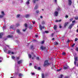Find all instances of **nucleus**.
I'll return each instance as SVG.
<instances>
[{
  "label": "nucleus",
  "mask_w": 78,
  "mask_h": 78,
  "mask_svg": "<svg viewBox=\"0 0 78 78\" xmlns=\"http://www.w3.org/2000/svg\"><path fill=\"white\" fill-rule=\"evenodd\" d=\"M32 64V63H30L29 64V66H31V65Z\"/></svg>",
  "instance_id": "69168bd1"
},
{
  "label": "nucleus",
  "mask_w": 78,
  "mask_h": 78,
  "mask_svg": "<svg viewBox=\"0 0 78 78\" xmlns=\"http://www.w3.org/2000/svg\"><path fill=\"white\" fill-rule=\"evenodd\" d=\"M59 28H62V26H61V25H60L59 26Z\"/></svg>",
  "instance_id": "13d9d810"
},
{
  "label": "nucleus",
  "mask_w": 78,
  "mask_h": 78,
  "mask_svg": "<svg viewBox=\"0 0 78 78\" xmlns=\"http://www.w3.org/2000/svg\"><path fill=\"white\" fill-rule=\"evenodd\" d=\"M33 28V27H32V26L30 25V26L29 27V29L30 30H31Z\"/></svg>",
  "instance_id": "dca6fc26"
},
{
  "label": "nucleus",
  "mask_w": 78,
  "mask_h": 78,
  "mask_svg": "<svg viewBox=\"0 0 78 78\" xmlns=\"http://www.w3.org/2000/svg\"><path fill=\"white\" fill-rule=\"evenodd\" d=\"M55 2L57 3V0H55Z\"/></svg>",
  "instance_id": "e2e57ef3"
},
{
  "label": "nucleus",
  "mask_w": 78,
  "mask_h": 78,
  "mask_svg": "<svg viewBox=\"0 0 78 78\" xmlns=\"http://www.w3.org/2000/svg\"><path fill=\"white\" fill-rule=\"evenodd\" d=\"M2 60H3V58L0 57V62H2Z\"/></svg>",
  "instance_id": "6ab92c4d"
},
{
  "label": "nucleus",
  "mask_w": 78,
  "mask_h": 78,
  "mask_svg": "<svg viewBox=\"0 0 78 78\" xmlns=\"http://www.w3.org/2000/svg\"><path fill=\"white\" fill-rule=\"evenodd\" d=\"M73 20V18H71L69 19V21H70V22H72Z\"/></svg>",
  "instance_id": "c9c22d12"
},
{
  "label": "nucleus",
  "mask_w": 78,
  "mask_h": 78,
  "mask_svg": "<svg viewBox=\"0 0 78 78\" xmlns=\"http://www.w3.org/2000/svg\"><path fill=\"white\" fill-rule=\"evenodd\" d=\"M24 26H25V28H27L28 27V25H27V23H25L24 24Z\"/></svg>",
  "instance_id": "a211bd4d"
},
{
  "label": "nucleus",
  "mask_w": 78,
  "mask_h": 78,
  "mask_svg": "<svg viewBox=\"0 0 78 78\" xmlns=\"http://www.w3.org/2000/svg\"><path fill=\"white\" fill-rule=\"evenodd\" d=\"M14 25H12L10 27V28H14Z\"/></svg>",
  "instance_id": "5701e85b"
},
{
  "label": "nucleus",
  "mask_w": 78,
  "mask_h": 78,
  "mask_svg": "<svg viewBox=\"0 0 78 78\" xmlns=\"http://www.w3.org/2000/svg\"><path fill=\"white\" fill-rule=\"evenodd\" d=\"M64 76L63 75H62V74H61L60 75V77H59V78H62V77L63 76Z\"/></svg>",
  "instance_id": "72a5a7b5"
},
{
  "label": "nucleus",
  "mask_w": 78,
  "mask_h": 78,
  "mask_svg": "<svg viewBox=\"0 0 78 78\" xmlns=\"http://www.w3.org/2000/svg\"><path fill=\"white\" fill-rule=\"evenodd\" d=\"M69 66H64L63 69L64 70H66L67 69H69Z\"/></svg>",
  "instance_id": "6e6552de"
},
{
  "label": "nucleus",
  "mask_w": 78,
  "mask_h": 78,
  "mask_svg": "<svg viewBox=\"0 0 78 78\" xmlns=\"http://www.w3.org/2000/svg\"><path fill=\"white\" fill-rule=\"evenodd\" d=\"M20 25V24L19 23H18V24H16V27H19V26Z\"/></svg>",
  "instance_id": "49530a36"
},
{
  "label": "nucleus",
  "mask_w": 78,
  "mask_h": 78,
  "mask_svg": "<svg viewBox=\"0 0 78 78\" xmlns=\"http://www.w3.org/2000/svg\"><path fill=\"white\" fill-rule=\"evenodd\" d=\"M51 63H48V61L46 60H45L44 62V67H45L46 66H49V65H51Z\"/></svg>",
  "instance_id": "f257e3e1"
},
{
  "label": "nucleus",
  "mask_w": 78,
  "mask_h": 78,
  "mask_svg": "<svg viewBox=\"0 0 78 78\" xmlns=\"http://www.w3.org/2000/svg\"><path fill=\"white\" fill-rule=\"evenodd\" d=\"M45 28V27H44V26H42V28Z\"/></svg>",
  "instance_id": "338daca9"
},
{
  "label": "nucleus",
  "mask_w": 78,
  "mask_h": 78,
  "mask_svg": "<svg viewBox=\"0 0 78 78\" xmlns=\"http://www.w3.org/2000/svg\"><path fill=\"white\" fill-rule=\"evenodd\" d=\"M11 53V51L10 50H9L8 52V54H10V53Z\"/></svg>",
  "instance_id": "7c9ffc66"
},
{
  "label": "nucleus",
  "mask_w": 78,
  "mask_h": 78,
  "mask_svg": "<svg viewBox=\"0 0 78 78\" xmlns=\"http://www.w3.org/2000/svg\"><path fill=\"white\" fill-rule=\"evenodd\" d=\"M16 32L17 33H18V34H20V30H19V29H17V30H16Z\"/></svg>",
  "instance_id": "f3484780"
},
{
  "label": "nucleus",
  "mask_w": 78,
  "mask_h": 78,
  "mask_svg": "<svg viewBox=\"0 0 78 78\" xmlns=\"http://www.w3.org/2000/svg\"><path fill=\"white\" fill-rule=\"evenodd\" d=\"M28 56L29 58H31V57L32 56L30 54H29Z\"/></svg>",
  "instance_id": "bb28decb"
},
{
  "label": "nucleus",
  "mask_w": 78,
  "mask_h": 78,
  "mask_svg": "<svg viewBox=\"0 0 78 78\" xmlns=\"http://www.w3.org/2000/svg\"><path fill=\"white\" fill-rule=\"evenodd\" d=\"M34 68L35 69H37V66H34Z\"/></svg>",
  "instance_id": "5fc2aeb1"
},
{
  "label": "nucleus",
  "mask_w": 78,
  "mask_h": 78,
  "mask_svg": "<svg viewBox=\"0 0 78 78\" xmlns=\"http://www.w3.org/2000/svg\"><path fill=\"white\" fill-rule=\"evenodd\" d=\"M22 62V60H20L17 62V63L18 64H21Z\"/></svg>",
  "instance_id": "9d476101"
},
{
  "label": "nucleus",
  "mask_w": 78,
  "mask_h": 78,
  "mask_svg": "<svg viewBox=\"0 0 78 78\" xmlns=\"http://www.w3.org/2000/svg\"><path fill=\"white\" fill-rule=\"evenodd\" d=\"M20 58V57H17L16 59H18V60H19V59Z\"/></svg>",
  "instance_id": "864d4df0"
},
{
  "label": "nucleus",
  "mask_w": 78,
  "mask_h": 78,
  "mask_svg": "<svg viewBox=\"0 0 78 78\" xmlns=\"http://www.w3.org/2000/svg\"><path fill=\"white\" fill-rule=\"evenodd\" d=\"M27 30V28H25V29H23V32H25Z\"/></svg>",
  "instance_id": "c85d7f7f"
},
{
  "label": "nucleus",
  "mask_w": 78,
  "mask_h": 78,
  "mask_svg": "<svg viewBox=\"0 0 78 78\" xmlns=\"http://www.w3.org/2000/svg\"><path fill=\"white\" fill-rule=\"evenodd\" d=\"M32 23L33 24H34L35 23V21H32Z\"/></svg>",
  "instance_id": "4d7b16f0"
},
{
  "label": "nucleus",
  "mask_w": 78,
  "mask_h": 78,
  "mask_svg": "<svg viewBox=\"0 0 78 78\" xmlns=\"http://www.w3.org/2000/svg\"><path fill=\"white\" fill-rule=\"evenodd\" d=\"M73 23L71 24L69 27V29H71L72 28V26H73L75 24V20L73 21L72 22Z\"/></svg>",
  "instance_id": "f03ea898"
},
{
  "label": "nucleus",
  "mask_w": 78,
  "mask_h": 78,
  "mask_svg": "<svg viewBox=\"0 0 78 78\" xmlns=\"http://www.w3.org/2000/svg\"><path fill=\"white\" fill-rule=\"evenodd\" d=\"M26 4L27 5H29V4H30V2H29V1H27V2H26Z\"/></svg>",
  "instance_id": "cd10ccee"
},
{
  "label": "nucleus",
  "mask_w": 78,
  "mask_h": 78,
  "mask_svg": "<svg viewBox=\"0 0 78 78\" xmlns=\"http://www.w3.org/2000/svg\"><path fill=\"white\" fill-rule=\"evenodd\" d=\"M41 76L42 78H44V73L42 74Z\"/></svg>",
  "instance_id": "a878e982"
},
{
  "label": "nucleus",
  "mask_w": 78,
  "mask_h": 78,
  "mask_svg": "<svg viewBox=\"0 0 78 78\" xmlns=\"http://www.w3.org/2000/svg\"><path fill=\"white\" fill-rule=\"evenodd\" d=\"M68 17H69V16H67V15L65 16L66 18H68Z\"/></svg>",
  "instance_id": "3c124183"
},
{
  "label": "nucleus",
  "mask_w": 78,
  "mask_h": 78,
  "mask_svg": "<svg viewBox=\"0 0 78 78\" xmlns=\"http://www.w3.org/2000/svg\"><path fill=\"white\" fill-rule=\"evenodd\" d=\"M38 69L39 70H41V68H40V67H38Z\"/></svg>",
  "instance_id": "603ef678"
},
{
  "label": "nucleus",
  "mask_w": 78,
  "mask_h": 78,
  "mask_svg": "<svg viewBox=\"0 0 78 78\" xmlns=\"http://www.w3.org/2000/svg\"><path fill=\"white\" fill-rule=\"evenodd\" d=\"M39 12V10H36V13L37 14H38Z\"/></svg>",
  "instance_id": "ea45409f"
},
{
  "label": "nucleus",
  "mask_w": 78,
  "mask_h": 78,
  "mask_svg": "<svg viewBox=\"0 0 78 78\" xmlns=\"http://www.w3.org/2000/svg\"><path fill=\"white\" fill-rule=\"evenodd\" d=\"M32 75H34V73H32Z\"/></svg>",
  "instance_id": "680f3d73"
},
{
  "label": "nucleus",
  "mask_w": 78,
  "mask_h": 78,
  "mask_svg": "<svg viewBox=\"0 0 78 78\" xmlns=\"http://www.w3.org/2000/svg\"><path fill=\"white\" fill-rule=\"evenodd\" d=\"M26 18H28V17H30V15L29 14H27L25 16Z\"/></svg>",
  "instance_id": "4be33fe9"
},
{
  "label": "nucleus",
  "mask_w": 78,
  "mask_h": 78,
  "mask_svg": "<svg viewBox=\"0 0 78 78\" xmlns=\"http://www.w3.org/2000/svg\"><path fill=\"white\" fill-rule=\"evenodd\" d=\"M44 33H49V32L48 31H44Z\"/></svg>",
  "instance_id": "58836bf2"
},
{
  "label": "nucleus",
  "mask_w": 78,
  "mask_h": 78,
  "mask_svg": "<svg viewBox=\"0 0 78 78\" xmlns=\"http://www.w3.org/2000/svg\"><path fill=\"white\" fill-rule=\"evenodd\" d=\"M53 28L54 30H56V29H57V26L56 25H54Z\"/></svg>",
  "instance_id": "9b49d317"
},
{
  "label": "nucleus",
  "mask_w": 78,
  "mask_h": 78,
  "mask_svg": "<svg viewBox=\"0 0 78 78\" xmlns=\"http://www.w3.org/2000/svg\"><path fill=\"white\" fill-rule=\"evenodd\" d=\"M40 0H33L34 3H36V1H39Z\"/></svg>",
  "instance_id": "473e14b6"
},
{
  "label": "nucleus",
  "mask_w": 78,
  "mask_h": 78,
  "mask_svg": "<svg viewBox=\"0 0 78 78\" xmlns=\"http://www.w3.org/2000/svg\"><path fill=\"white\" fill-rule=\"evenodd\" d=\"M72 3V0H68V5L69 6H71Z\"/></svg>",
  "instance_id": "39448f33"
},
{
  "label": "nucleus",
  "mask_w": 78,
  "mask_h": 78,
  "mask_svg": "<svg viewBox=\"0 0 78 78\" xmlns=\"http://www.w3.org/2000/svg\"><path fill=\"white\" fill-rule=\"evenodd\" d=\"M78 41V38H76L75 39V42H76V41Z\"/></svg>",
  "instance_id": "a19ab883"
},
{
  "label": "nucleus",
  "mask_w": 78,
  "mask_h": 78,
  "mask_svg": "<svg viewBox=\"0 0 78 78\" xmlns=\"http://www.w3.org/2000/svg\"><path fill=\"white\" fill-rule=\"evenodd\" d=\"M30 49H31L32 50H34V48L33 46V45L30 46Z\"/></svg>",
  "instance_id": "2eb2a0df"
},
{
  "label": "nucleus",
  "mask_w": 78,
  "mask_h": 78,
  "mask_svg": "<svg viewBox=\"0 0 78 78\" xmlns=\"http://www.w3.org/2000/svg\"><path fill=\"white\" fill-rule=\"evenodd\" d=\"M6 50H7V49H5L4 50V51L5 52H6Z\"/></svg>",
  "instance_id": "a18cd8bd"
},
{
  "label": "nucleus",
  "mask_w": 78,
  "mask_h": 78,
  "mask_svg": "<svg viewBox=\"0 0 78 78\" xmlns=\"http://www.w3.org/2000/svg\"><path fill=\"white\" fill-rule=\"evenodd\" d=\"M1 14L2 15H0V18H3L5 15V14L4 13V12L3 11L1 12Z\"/></svg>",
  "instance_id": "20e7f679"
},
{
  "label": "nucleus",
  "mask_w": 78,
  "mask_h": 78,
  "mask_svg": "<svg viewBox=\"0 0 78 78\" xmlns=\"http://www.w3.org/2000/svg\"><path fill=\"white\" fill-rule=\"evenodd\" d=\"M58 42L55 41L54 42V45H58Z\"/></svg>",
  "instance_id": "412c9836"
},
{
  "label": "nucleus",
  "mask_w": 78,
  "mask_h": 78,
  "mask_svg": "<svg viewBox=\"0 0 78 78\" xmlns=\"http://www.w3.org/2000/svg\"><path fill=\"white\" fill-rule=\"evenodd\" d=\"M58 22V20H55V22Z\"/></svg>",
  "instance_id": "774afa93"
},
{
  "label": "nucleus",
  "mask_w": 78,
  "mask_h": 78,
  "mask_svg": "<svg viewBox=\"0 0 78 78\" xmlns=\"http://www.w3.org/2000/svg\"><path fill=\"white\" fill-rule=\"evenodd\" d=\"M3 35V33H0V38H2Z\"/></svg>",
  "instance_id": "ddd939ff"
},
{
  "label": "nucleus",
  "mask_w": 78,
  "mask_h": 78,
  "mask_svg": "<svg viewBox=\"0 0 78 78\" xmlns=\"http://www.w3.org/2000/svg\"><path fill=\"white\" fill-rule=\"evenodd\" d=\"M35 37H38V35H36L35 36Z\"/></svg>",
  "instance_id": "8fccbe9b"
},
{
  "label": "nucleus",
  "mask_w": 78,
  "mask_h": 78,
  "mask_svg": "<svg viewBox=\"0 0 78 78\" xmlns=\"http://www.w3.org/2000/svg\"><path fill=\"white\" fill-rule=\"evenodd\" d=\"M11 54H12V55H13L14 52H11Z\"/></svg>",
  "instance_id": "0e129e2a"
},
{
  "label": "nucleus",
  "mask_w": 78,
  "mask_h": 78,
  "mask_svg": "<svg viewBox=\"0 0 78 78\" xmlns=\"http://www.w3.org/2000/svg\"><path fill=\"white\" fill-rule=\"evenodd\" d=\"M37 8H38V6L36 5L34 8V9H37Z\"/></svg>",
  "instance_id": "aec40b11"
},
{
  "label": "nucleus",
  "mask_w": 78,
  "mask_h": 78,
  "mask_svg": "<svg viewBox=\"0 0 78 78\" xmlns=\"http://www.w3.org/2000/svg\"><path fill=\"white\" fill-rule=\"evenodd\" d=\"M40 17L41 19H42V18H43V17H42V16H40Z\"/></svg>",
  "instance_id": "052dcab7"
},
{
  "label": "nucleus",
  "mask_w": 78,
  "mask_h": 78,
  "mask_svg": "<svg viewBox=\"0 0 78 78\" xmlns=\"http://www.w3.org/2000/svg\"><path fill=\"white\" fill-rule=\"evenodd\" d=\"M40 48H41L42 51L44 50H45L46 48L45 47H43V46H41V47Z\"/></svg>",
  "instance_id": "423d86ee"
},
{
  "label": "nucleus",
  "mask_w": 78,
  "mask_h": 78,
  "mask_svg": "<svg viewBox=\"0 0 78 78\" xmlns=\"http://www.w3.org/2000/svg\"><path fill=\"white\" fill-rule=\"evenodd\" d=\"M37 60H39V57H37Z\"/></svg>",
  "instance_id": "09e8293b"
},
{
  "label": "nucleus",
  "mask_w": 78,
  "mask_h": 78,
  "mask_svg": "<svg viewBox=\"0 0 78 78\" xmlns=\"http://www.w3.org/2000/svg\"><path fill=\"white\" fill-rule=\"evenodd\" d=\"M54 15H55L56 16H58V12L57 11H55L54 12Z\"/></svg>",
  "instance_id": "1a4fd4ad"
},
{
  "label": "nucleus",
  "mask_w": 78,
  "mask_h": 78,
  "mask_svg": "<svg viewBox=\"0 0 78 78\" xmlns=\"http://www.w3.org/2000/svg\"><path fill=\"white\" fill-rule=\"evenodd\" d=\"M74 58L75 61L74 62V64L75 66H76V61H78V57H76L75 56H74Z\"/></svg>",
  "instance_id": "7ed1b4c3"
},
{
  "label": "nucleus",
  "mask_w": 78,
  "mask_h": 78,
  "mask_svg": "<svg viewBox=\"0 0 78 78\" xmlns=\"http://www.w3.org/2000/svg\"><path fill=\"white\" fill-rule=\"evenodd\" d=\"M39 28L40 30H42V26L41 25H39Z\"/></svg>",
  "instance_id": "4468645a"
},
{
  "label": "nucleus",
  "mask_w": 78,
  "mask_h": 78,
  "mask_svg": "<svg viewBox=\"0 0 78 78\" xmlns=\"http://www.w3.org/2000/svg\"><path fill=\"white\" fill-rule=\"evenodd\" d=\"M13 37V35H8L7 36V37L8 38H12V37Z\"/></svg>",
  "instance_id": "0eeeda50"
},
{
  "label": "nucleus",
  "mask_w": 78,
  "mask_h": 78,
  "mask_svg": "<svg viewBox=\"0 0 78 78\" xmlns=\"http://www.w3.org/2000/svg\"><path fill=\"white\" fill-rule=\"evenodd\" d=\"M62 68H61L58 69L57 70V72H59L60 71H61V70H62Z\"/></svg>",
  "instance_id": "b1692460"
},
{
  "label": "nucleus",
  "mask_w": 78,
  "mask_h": 78,
  "mask_svg": "<svg viewBox=\"0 0 78 78\" xmlns=\"http://www.w3.org/2000/svg\"><path fill=\"white\" fill-rule=\"evenodd\" d=\"M45 23V22L44 21H43L42 22V24L43 25H44Z\"/></svg>",
  "instance_id": "e433bc0d"
},
{
  "label": "nucleus",
  "mask_w": 78,
  "mask_h": 78,
  "mask_svg": "<svg viewBox=\"0 0 78 78\" xmlns=\"http://www.w3.org/2000/svg\"><path fill=\"white\" fill-rule=\"evenodd\" d=\"M75 45V44L74 43L72 45V47H74V45Z\"/></svg>",
  "instance_id": "79ce46f5"
},
{
  "label": "nucleus",
  "mask_w": 78,
  "mask_h": 78,
  "mask_svg": "<svg viewBox=\"0 0 78 78\" xmlns=\"http://www.w3.org/2000/svg\"><path fill=\"white\" fill-rule=\"evenodd\" d=\"M12 58L13 59H15V57L14 56H12Z\"/></svg>",
  "instance_id": "4c0bfd02"
},
{
  "label": "nucleus",
  "mask_w": 78,
  "mask_h": 78,
  "mask_svg": "<svg viewBox=\"0 0 78 78\" xmlns=\"http://www.w3.org/2000/svg\"><path fill=\"white\" fill-rule=\"evenodd\" d=\"M70 40H69V39H68L67 41H66L67 43H69V42H70Z\"/></svg>",
  "instance_id": "c756f323"
},
{
  "label": "nucleus",
  "mask_w": 78,
  "mask_h": 78,
  "mask_svg": "<svg viewBox=\"0 0 78 78\" xmlns=\"http://www.w3.org/2000/svg\"><path fill=\"white\" fill-rule=\"evenodd\" d=\"M23 75L21 73H20L19 75V76H22Z\"/></svg>",
  "instance_id": "2f4dec72"
},
{
  "label": "nucleus",
  "mask_w": 78,
  "mask_h": 78,
  "mask_svg": "<svg viewBox=\"0 0 78 78\" xmlns=\"http://www.w3.org/2000/svg\"><path fill=\"white\" fill-rule=\"evenodd\" d=\"M76 50L77 51H78V48H76Z\"/></svg>",
  "instance_id": "de8ad7c7"
},
{
  "label": "nucleus",
  "mask_w": 78,
  "mask_h": 78,
  "mask_svg": "<svg viewBox=\"0 0 78 78\" xmlns=\"http://www.w3.org/2000/svg\"><path fill=\"white\" fill-rule=\"evenodd\" d=\"M54 34L53 33H52L51 34V36H52V37H53V35H54Z\"/></svg>",
  "instance_id": "6e6d98bb"
},
{
  "label": "nucleus",
  "mask_w": 78,
  "mask_h": 78,
  "mask_svg": "<svg viewBox=\"0 0 78 78\" xmlns=\"http://www.w3.org/2000/svg\"><path fill=\"white\" fill-rule=\"evenodd\" d=\"M61 22V20H58V22Z\"/></svg>",
  "instance_id": "bf43d9fd"
},
{
  "label": "nucleus",
  "mask_w": 78,
  "mask_h": 78,
  "mask_svg": "<svg viewBox=\"0 0 78 78\" xmlns=\"http://www.w3.org/2000/svg\"><path fill=\"white\" fill-rule=\"evenodd\" d=\"M69 24V23L68 22H66L65 23V25H64V27H66V26H67V25H68Z\"/></svg>",
  "instance_id": "f8f14e48"
},
{
  "label": "nucleus",
  "mask_w": 78,
  "mask_h": 78,
  "mask_svg": "<svg viewBox=\"0 0 78 78\" xmlns=\"http://www.w3.org/2000/svg\"><path fill=\"white\" fill-rule=\"evenodd\" d=\"M66 55V53L64 52H63L62 53V55H63V56H65Z\"/></svg>",
  "instance_id": "393cba45"
},
{
  "label": "nucleus",
  "mask_w": 78,
  "mask_h": 78,
  "mask_svg": "<svg viewBox=\"0 0 78 78\" xmlns=\"http://www.w3.org/2000/svg\"><path fill=\"white\" fill-rule=\"evenodd\" d=\"M75 20H78V17H75Z\"/></svg>",
  "instance_id": "37998d69"
},
{
  "label": "nucleus",
  "mask_w": 78,
  "mask_h": 78,
  "mask_svg": "<svg viewBox=\"0 0 78 78\" xmlns=\"http://www.w3.org/2000/svg\"><path fill=\"white\" fill-rule=\"evenodd\" d=\"M44 41H42L41 42V44H44Z\"/></svg>",
  "instance_id": "c03bdc74"
},
{
  "label": "nucleus",
  "mask_w": 78,
  "mask_h": 78,
  "mask_svg": "<svg viewBox=\"0 0 78 78\" xmlns=\"http://www.w3.org/2000/svg\"><path fill=\"white\" fill-rule=\"evenodd\" d=\"M19 17H20V14H18L16 16V17L19 18Z\"/></svg>",
  "instance_id": "f704fd0d"
}]
</instances>
